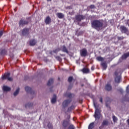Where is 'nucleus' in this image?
I'll list each match as a JSON object with an SVG mask.
<instances>
[{"mask_svg":"<svg viewBox=\"0 0 129 129\" xmlns=\"http://www.w3.org/2000/svg\"><path fill=\"white\" fill-rule=\"evenodd\" d=\"M92 28L99 31L103 27V22L99 20H93L91 23Z\"/></svg>","mask_w":129,"mask_h":129,"instance_id":"1","label":"nucleus"},{"mask_svg":"<svg viewBox=\"0 0 129 129\" xmlns=\"http://www.w3.org/2000/svg\"><path fill=\"white\" fill-rule=\"evenodd\" d=\"M94 106L95 108L94 117L95 119H100L101 117V110L99 108V104H97L95 102H93Z\"/></svg>","mask_w":129,"mask_h":129,"instance_id":"2","label":"nucleus"},{"mask_svg":"<svg viewBox=\"0 0 129 129\" xmlns=\"http://www.w3.org/2000/svg\"><path fill=\"white\" fill-rule=\"evenodd\" d=\"M10 76H11V73H5L3 76H2V79L3 80L7 79L9 81H13V78L10 77Z\"/></svg>","mask_w":129,"mask_h":129,"instance_id":"3","label":"nucleus"},{"mask_svg":"<svg viewBox=\"0 0 129 129\" xmlns=\"http://www.w3.org/2000/svg\"><path fill=\"white\" fill-rule=\"evenodd\" d=\"M86 17L82 15H77L75 16V19L77 22H81L83 20H85Z\"/></svg>","mask_w":129,"mask_h":129,"instance_id":"4","label":"nucleus"},{"mask_svg":"<svg viewBox=\"0 0 129 129\" xmlns=\"http://www.w3.org/2000/svg\"><path fill=\"white\" fill-rule=\"evenodd\" d=\"M69 124H70V119H69V118L63 120L62 122V125L65 128H66V127H67Z\"/></svg>","mask_w":129,"mask_h":129,"instance_id":"5","label":"nucleus"},{"mask_svg":"<svg viewBox=\"0 0 129 129\" xmlns=\"http://www.w3.org/2000/svg\"><path fill=\"white\" fill-rule=\"evenodd\" d=\"M80 55L81 57H86L87 56V50L86 48H83L80 51Z\"/></svg>","mask_w":129,"mask_h":129,"instance_id":"6","label":"nucleus"},{"mask_svg":"<svg viewBox=\"0 0 129 129\" xmlns=\"http://www.w3.org/2000/svg\"><path fill=\"white\" fill-rule=\"evenodd\" d=\"M71 101H72V100L71 99H67V100H64L62 102V106H63V107L64 108H65V107H67V106H68V105H69L70 102H71Z\"/></svg>","mask_w":129,"mask_h":129,"instance_id":"7","label":"nucleus"},{"mask_svg":"<svg viewBox=\"0 0 129 129\" xmlns=\"http://www.w3.org/2000/svg\"><path fill=\"white\" fill-rule=\"evenodd\" d=\"M120 30L121 33H123L124 34H125L128 32V30L124 26H121L120 27Z\"/></svg>","mask_w":129,"mask_h":129,"instance_id":"8","label":"nucleus"},{"mask_svg":"<svg viewBox=\"0 0 129 129\" xmlns=\"http://www.w3.org/2000/svg\"><path fill=\"white\" fill-rule=\"evenodd\" d=\"M29 24V22L24 20L23 19H21L20 20L19 22V26H25V25H28Z\"/></svg>","mask_w":129,"mask_h":129,"instance_id":"9","label":"nucleus"},{"mask_svg":"<svg viewBox=\"0 0 129 129\" xmlns=\"http://www.w3.org/2000/svg\"><path fill=\"white\" fill-rule=\"evenodd\" d=\"M25 91L26 92H30L31 94H35V92L33 91V90H32V88H31L30 87H25Z\"/></svg>","mask_w":129,"mask_h":129,"instance_id":"10","label":"nucleus"},{"mask_svg":"<svg viewBox=\"0 0 129 129\" xmlns=\"http://www.w3.org/2000/svg\"><path fill=\"white\" fill-rule=\"evenodd\" d=\"M23 36H26V35H29V29L28 28H24L22 31Z\"/></svg>","mask_w":129,"mask_h":129,"instance_id":"11","label":"nucleus"},{"mask_svg":"<svg viewBox=\"0 0 129 129\" xmlns=\"http://www.w3.org/2000/svg\"><path fill=\"white\" fill-rule=\"evenodd\" d=\"M51 22V18H50V16H47L45 20V23L46 25L50 24Z\"/></svg>","mask_w":129,"mask_h":129,"instance_id":"12","label":"nucleus"},{"mask_svg":"<svg viewBox=\"0 0 129 129\" xmlns=\"http://www.w3.org/2000/svg\"><path fill=\"white\" fill-rule=\"evenodd\" d=\"M105 88L107 90V91H110V90L112 89V87H111L110 84H107L105 85Z\"/></svg>","mask_w":129,"mask_h":129,"instance_id":"13","label":"nucleus"},{"mask_svg":"<svg viewBox=\"0 0 129 129\" xmlns=\"http://www.w3.org/2000/svg\"><path fill=\"white\" fill-rule=\"evenodd\" d=\"M127 57H129V52H127L126 53H124L122 56H121V59L122 60H125Z\"/></svg>","mask_w":129,"mask_h":129,"instance_id":"14","label":"nucleus"},{"mask_svg":"<svg viewBox=\"0 0 129 129\" xmlns=\"http://www.w3.org/2000/svg\"><path fill=\"white\" fill-rule=\"evenodd\" d=\"M37 43V41L35 39H32L30 40L29 44L30 46H35L36 44Z\"/></svg>","mask_w":129,"mask_h":129,"instance_id":"15","label":"nucleus"},{"mask_svg":"<svg viewBox=\"0 0 129 129\" xmlns=\"http://www.w3.org/2000/svg\"><path fill=\"white\" fill-rule=\"evenodd\" d=\"M82 72L83 73L87 74L90 72V71L89 70V69L84 68L82 70Z\"/></svg>","mask_w":129,"mask_h":129,"instance_id":"16","label":"nucleus"},{"mask_svg":"<svg viewBox=\"0 0 129 129\" xmlns=\"http://www.w3.org/2000/svg\"><path fill=\"white\" fill-rule=\"evenodd\" d=\"M121 79V76H118V77H116L115 78V82H116V83H119V82H120Z\"/></svg>","mask_w":129,"mask_h":129,"instance_id":"17","label":"nucleus"},{"mask_svg":"<svg viewBox=\"0 0 129 129\" xmlns=\"http://www.w3.org/2000/svg\"><path fill=\"white\" fill-rule=\"evenodd\" d=\"M56 17H57L58 19H63L64 16V14H63V13H58L56 14Z\"/></svg>","mask_w":129,"mask_h":129,"instance_id":"18","label":"nucleus"},{"mask_svg":"<svg viewBox=\"0 0 129 129\" xmlns=\"http://www.w3.org/2000/svg\"><path fill=\"white\" fill-rule=\"evenodd\" d=\"M101 66L103 67L104 70H106V68H107V63L105 62H102L101 63Z\"/></svg>","mask_w":129,"mask_h":129,"instance_id":"19","label":"nucleus"},{"mask_svg":"<svg viewBox=\"0 0 129 129\" xmlns=\"http://www.w3.org/2000/svg\"><path fill=\"white\" fill-rule=\"evenodd\" d=\"M3 89L4 91H11V88L7 86H4Z\"/></svg>","mask_w":129,"mask_h":129,"instance_id":"20","label":"nucleus"},{"mask_svg":"<svg viewBox=\"0 0 129 129\" xmlns=\"http://www.w3.org/2000/svg\"><path fill=\"white\" fill-rule=\"evenodd\" d=\"M57 101V96L56 95H53V97L51 99V103H55Z\"/></svg>","mask_w":129,"mask_h":129,"instance_id":"21","label":"nucleus"},{"mask_svg":"<svg viewBox=\"0 0 129 129\" xmlns=\"http://www.w3.org/2000/svg\"><path fill=\"white\" fill-rule=\"evenodd\" d=\"M62 52H64L65 53H67V54H68V53H69L68 49H67V48H66V46H65V45L62 46Z\"/></svg>","mask_w":129,"mask_h":129,"instance_id":"22","label":"nucleus"},{"mask_svg":"<svg viewBox=\"0 0 129 129\" xmlns=\"http://www.w3.org/2000/svg\"><path fill=\"white\" fill-rule=\"evenodd\" d=\"M76 35L78 37H79V36H81V35H83V31L78 32V30H77L76 32Z\"/></svg>","mask_w":129,"mask_h":129,"instance_id":"23","label":"nucleus"},{"mask_svg":"<svg viewBox=\"0 0 129 129\" xmlns=\"http://www.w3.org/2000/svg\"><path fill=\"white\" fill-rule=\"evenodd\" d=\"M53 82H54V80L53 79H50L47 82V86H50L51 84L53 83Z\"/></svg>","mask_w":129,"mask_h":129,"instance_id":"24","label":"nucleus"},{"mask_svg":"<svg viewBox=\"0 0 129 129\" xmlns=\"http://www.w3.org/2000/svg\"><path fill=\"white\" fill-rule=\"evenodd\" d=\"M108 124V121L106 120H104L102 123V126H104Z\"/></svg>","mask_w":129,"mask_h":129,"instance_id":"25","label":"nucleus"},{"mask_svg":"<svg viewBox=\"0 0 129 129\" xmlns=\"http://www.w3.org/2000/svg\"><path fill=\"white\" fill-rule=\"evenodd\" d=\"M66 96H67L69 98H72V97H73V94L71 93H66Z\"/></svg>","mask_w":129,"mask_h":129,"instance_id":"26","label":"nucleus"},{"mask_svg":"<svg viewBox=\"0 0 129 129\" xmlns=\"http://www.w3.org/2000/svg\"><path fill=\"white\" fill-rule=\"evenodd\" d=\"M75 108V107L74 105H72L71 107H69L68 108V112H70L72 110H73Z\"/></svg>","mask_w":129,"mask_h":129,"instance_id":"27","label":"nucleus"},{"mask_svg":"<svg viewBox=\"0 0 129 129\" xmlns=\"http://www.w3.org/2000/svg\"><path fill=\"white\" fill-rule=\"evenodd\" d=\"M94 127V122L91 123L88 126V129H93Z\"/></svg>","mask_w":129,"mask_h":129,"instance_id":"28","label":"nucleus"},{"mask_svg":"<svg viewBox=\"0 0 129 129\" xmlns=\"http://www.w3.org/2000/svg\"><path fill=\"white\" fill-rule=\"evenodd\" d=\"M96 59L98 61H104V58L101 56H98Z\"/></svg>","mask_w":129,"mask_h":129,"instance_id":"29","label":"nucleus"},{"mask_svg":"<svg viewBox=\"0 0 129 129\" xmlns=\"http://www.w3.org/2000/svg\"><path fill=\"white\" fill-rule=\"evenodd\" d=\"M19 92H20V88H18L16 90V91L14 93V96H17V94H19Z\"/></svg>","mask_w":129,"mask_h":129,"instance_id":"30","label":"nucleus"},{"mask_svg":"<svg viewBox=\"0 0 129 129\" xmlns=\"http://www.w3.org/2000/svg\"><path fill=\"white\" fill-rule=\"evenodd\" d=\"M31 106H33V103H28L25 105L26 108H27V107H31Z\"/></svg>","mask_w":129,"mask_h":129,"instance_id":"31","label":"nucleus"},{"mask_svg":"<svg viewBox=\"0 0 129 129\" xmlns=\"http://www.w3.org/2000/svg\"><path fill=\"white\" fill-rule=\"evenodd\" d=\"M47 127L49 129H53V125L51 123H48L47 124Z\"/></svg>","mask_w":129,"mask_h":129,"instance_id":"32","label":"nucleus"},{"mask_svg":"<svg viewBox=\"0 0 129 129\" xmlns=\"http://www.w3.org/2000/svg\"><path fill=\"white\" fill-rule=\"evenodd\" d=\"M68 129H75V127L74 126V125L71 124L69 126Z\"/></svg>","mask_w":129,"mask_h":129,"instance_id":"33","label":"nucleus"},{"mask_svg":"<svg viewBox=\"0 0 129 129\" xmlns=\"http://www.w3.org/2000/svg\"><path fill=\"white\" fill-rule=\"evenodd\" d=\"M73 81V77H70L68 78V82L71 83V82H72V81Z\"/></svg>","mask_w":129,"mask_h":129,"instance_id":"34","label":"nucleus"},{"mask_svg":"<svg viewBox=\"0 0 129 129\" xmlns=\"http://www.w3.org/2000/svg\"><path fill=\"white\" fill-rule=\"evenodd\" d=\"M55 58L58 60V61H62V58H61V57L59 56H56Z\"/></svg>","mask_w":129,"mask_h":129,"instance_id":"35","label":"nucleus"},{"mask_svg":"<svg viewBox=\"0 0 129 129\" xmlns=\"http://www.w3.org/2000/svg\"><path fill=\"white\" fill-rule=\"evenodd\" d=\"M112 118H113V120L114 122H115V121H116V120H117V119L116 118V117H115V116L113 115L112 116Z\"/></svg>","mask_w":129,"mask_h":129,"instance_id":"36","label":"nucleus"},{"mask_svg":"<svg viewBox=\"0 0 129 129\" xmlns=\"http://www.w3.org/2000/svg\"><path fill=\"white\" fill-rule=\"evenodd\" d=\"M117 39L118 41H120V40H123V39H124V37H123V36L118 37Z\"/></svg>","mask_w":129,"mask_h":129,"instance_id":"37","label":"nucleus"},{"mask_svg":"<svg viewBox=\"0 0 129 129\" xmlns=\"http://www.w3.org/2000/svg\"><path fill=\"white\" fill-rule=\"evenodd\" d=\"M66 10H72V6H67L66 7Z\"/></svg>","mask_w":129,"mask_h":129,"instance_id":"38","label":"nucleus"},{"mask_svg":"<svg viewBox=\"0 0 129 129\" xmlns=\"http://www.w3.org/2000/svg\"><path fill=\"white\" fill-rule=\"evenodd\" d=\"M126 93H129V85H128L126 89Z\"/></svg>","mask_w":129,"mask_h":129,"instance_id":"39","label":"nucleus"},{"mask_svg":"<svg viewBox=\"0 0 129 129\" xmlns=\"http://www.w3.org/2000/svg\"><path fill=\"white\" fill-rule=\"evenodd\" d=\"M53 53H58L59 52V49H56L53 51Z\"/></svg>","mask_w":129,"mask_h":129,"instance_id":"40","label":"nucleus"},{"mask_svg":"<svg viewBox=\"0 0 129 129\" xmlns=\"http://www.w3.org/2000/svg\"><path fill=\"white\" fill-rule=\"evenodd\" d=\"M114 75L116 76V77H118V72H117V71H115L114 72Z\"/></svg>","mask_w":129,"mask_h":129,"instance_id":"41","label":"nucleus"},{"mask_svg":"<svg viewBox=\"0 0 129 129\" xmlns=\"http://www.w3.org/2000/svg\"><path fill=\"white\" fill-rule=\"evenodd\" d=\"M69 14L70 16H73V15H74V11H72V12H69Z\"/></svg>","mask_w":129,"mask_h":129,"instance_id":"42","label":"nucleus"},{"mask_svg":"<svg viewBox=\"0 0 129 129\" xmlns=\"http://www.w3.org/2000/svg\"><path fill=\"white\" fill-rule=\"evenodd\" d=\"M94 8H95V6L93 5L90 6V9H94Z\"/></svg>","mask_w":129,"mask_h":129,"instance_id":"43","label":"nucleus"},{"mask_svg":"<svg viewBox=\"0 0 129 129\" xmlns=\"http://www.w3.org/2000/svg\"><path fill=\"white\" fill-rule=\"evenodd\" d=\"M3 35H4V32H3V31H0V38H1Z\"/></svg>","mask_w":129,"mask_h":129,"instance_id":"44","label":"nucleus"},{"mask_svg":"<svg viewBox=\"0 0 129 129\" xmlns=\"http://www.w3.org/2000/svg\"><path fill=\"white\" fill-rule=\"evenodd\" d=\"M100 102H101V103H103L102 97L100 98Z\"/></svg>","mask_w":129,"mask_h":129,"instance_id":"45","label":"nucleus"},{"mask_svg":"<svg viewBox=\"0 0 129 129\" xmlns=\"http://www.w3.org/2000/svg\"><path fill=\"white\" fill-rule=\"evenodd\" d=\"M5 51V50H1V55H3V54H4V52Z\"/></svg>","mask_w":129,"mask_h":129,"instance_id":"46","label":"nucleus"},{"mask_svg":"<svg viewBox=\"0 0 129 129\" xmlns=\"http://www.w3.org/2000/svg\"><path fill=\"white\" fill-rule=\"evenodd\" d=\"M94 69H95L94 67V66H92V67H91V70H92V71H93L94 70Z\"/></svg>","mask_w":129,"mask_h":129,"instance_id":"47","label":"nucleus"},{"mask_svg":"<svg viewBox=\"0 0 129 129\" xmlns=\"http://www.w3.org/2000/svg\"><path fill=\"white\" fill-rule=\"evenodd\" d=\"M106 107H108V104L107 103H106Z\"/></svg>","mask_w":129,"mask_h":129,"instance_id":"48","label":"nucleus"},{"mask_svg":"<svg viewBox=\"0 0 129 129\" xmlns=\"http://www.w3.org/2000/svg\"><path fill=\"white\" fill-rule=\"evenodd\" d=\"M127 123H128V124L129 125V119L127 120Z\"/></svg>","mask_w":129,"mask_h":129,"instance_id":"49","label":"nucleus"},{"mask_svg":"<svg viewBox=\"0 0 129 129\" xmlns=\"http://www.w3.org/2000/svg\"><path fill=\"white\" fill-rule=\"evenodd\" d=\"M47 2H51L52 0H46Z\"/></svg>","mask_w":129,"mask_h":129,"instance_id":"50","label":"nucleus"},{"mask_svg":"<svg viewBox=\"0 0 129 129\" xmlns=\"http://www.w3.org/2000/svg\"><path fill=\"white\" fill-rule=\"evenodd\" d=\"M60 56H64V54H60Z\"/></svg>","mask_w":129,"mask_h":129,"instance_id":"51","label":"nucleus"},{"mask_svg":"<svg viewBox=\"0 0 129 129\" xmlns=\"http://www.w3.org/2000/svg\"><path fill=\"white\" fill-rule=\"evenodd\" d=\"M58 80H60V78H58Z\"/></svg>","mask_w":129,"mask_h":129,"instance_id":"52","label":"nucleus"}]
</instances>
